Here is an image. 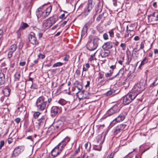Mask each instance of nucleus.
<instances>
[{
    "label": "nucleus",
    "instance_id": "47",
    "mask_svg": "<svg viewBox=\"0 0 158 158\" xmlns=\"http://www.w3.org/2000/svg\"><path fill=\"white\" fill-rule=\"evenodd\" d=\"M120 46L122 48L123 50H125L126 49V45L124 43H121Z\"/></svg>",
    "mask_w": 158,
    "mask_h": 158
},
{
    "label": "nucleus",
    "instance_id": "49",
    "mask_svg": "<svg viewBox=\"0 0 158 158\" xmlns=\"http://www.w3.org/2000/svg\"><path fill=\"white\" fill-rule=\"evenodd\" d=\"M41 12H43L36 11V15L38 19L42 16Z\"/></svg>",
    "mask_w": 158,
    "mask_h": 158
},
{
    "label": "nucleus",
    "instance_id": "30",
    "mask_svg": "<svg viewBox=\"0 0 158 158\" xmlns=\"http://www.w3.org/2000/svg\"><path fill=\"white\" fill-rule=\"evenodd\" d=\"M102 149V146L99 145L98 146L94 145V149L95 150L100 151Z\"/></svg>",
    "mask_w": 158,
    "mask_h": 158
},
{
    "label": "nucleus",
    "instance_id": "62",
    "mask_svg": "<svg viewBox=\"0 0 158 158\" xmlns=\"http://www.w3.org/2000/svg\"><path fill=\"white\" fill-rule=\"evenodd\" d=\"M139 39H140L139 37L138 36H135L134 38V40L135 41H137V40H139Z\"/></svg>",
    "mask_w": 158,
    "mask_h": 158
},
{
    "label": "nucleus",
    "instance_id": "33",
    "mask_svg": "<svg viewBox=\"0 0 158 158\" xmlns=\"http://www.w3.org/2000/svg\"><path fill=\"white\" fill-rule=\"evenodd\" d=\"M124 71L123 69H122L120 70L118 73L116 75V76H119L120 77L122 76L123 74H124Z\"/></svg>",
    "mask_w": 158,
    "mask_h": 158
},
{
    "label": "nucleus",
    "instance_id": "3",
    "mask_svg": "<svg viewBox=\"0 0 158 158\" xmlns=\"http://www.w3.org/2000/svg\"><path fill=\"white\" fill-rule=\"evenodd\" d=\"M99 41L98 38H94L93 40L90 39L88 41L86 47L87 49L90 51L96 49L98 46Z\"/></svg>",
    "mask_w": 158,
    "mask_h": 158
},
{
    "label": "nucleus",
    "instance_id": "55",
    "mask_svg": "<svg viewBox=\"0 0 158 158\" xmlns=\"http://www.w3.org/2000/svg\"><path fill=\"white\" fill-rule=\"evenodd\" d=\"M102 3L99 1L98 2V8H99L100 9H101L102 7Z\"/></svg>",
    "mask_w": 158,
    "mask_h": 158
},
{
    "label": "nucleus",
    "instance_id": "2",
    "mask_svg": "<svg viewBox=\"0 0 158 158\" xmlns=\"http://www.w3.org/2000/svg\"><path fill=\"white\" fill-rule=\"evenodd\" d=\"M144 86L143 83L139 82L135 85L131 92L133 95H136V97L144 89Z\"/></svg>",
    "mask_w": 158,
    "mask_h": 158
},
{
    "label": "nucleus",
    "instance_id": "56",
    "mask_svg": "<svg viewBox=\"0 0 158 158\" xmlns=\"http://www.w3.org/2000/svg\"><path fill=\"white\" fill-rule=\"evenodd\" d=\"M130 32L129 31H126V32L125 34V37H128L129 36V34Z\"/></svg>",
    "mask_w": 158,
    "mask_h": 158
},
{
    "label": "nucleus",
    "instance_id": "25",
    "mask_svg": "<svg viewBox=\"0 0 158 158\" xmlns=\"http://www.w3.org/2000/svg\"><path fill=\"white\" fill-rule=\"evenodd\" d=\"M115 92L116 91L115 89H112L107 92L106 93V96H110V95H113L115 94Z\"/></svg>",
    "mask_w": 158,
    "mask_h": 158
},
{
    "label": "nucleus",
    "instance_id": "17",
    "mask_svg": "<svg viewBox=\"0 0 158 158\" xmlns=\"http://www.w3.org/2000/svg\"><path fill=\"white\" fill-rule=\"evenodd\" d=\"M5 81V75L2 71L0 70V85L4 84Z\"/></svg>",
    "mask_w": 158,
    "mask_h": 158
},
{
    "label": "nucleus",
    "instance_id": "10",
    "mask_svg": "<svg viewBox=\"0 0 158 158\" xmlns=\"http://www.w3.org/2000/svg\"><path fill=\"white\" fill-rule=\"evenodd\" d=\"M61 111V108L57 106L52 107L51 109V115L52 116H56L58 115V113H60Z\"/></svg>",
    "mask_w": 158,
    "mask_h": 158
},
{
    "label": "nucleus",
    "instance_id": "63",
    "mask_svg": "<svg viewBox=\"0 0 158 158\" xmlns=\"http://www.w3.org/2000/svg\"><path fill=\"white\" fill-rule=\"evenodd\" d=\"M26 64V62L24 61L20 62L19 65L21 66H24Z\"/></svg>",
    "mask_w": 158,
    "mask_h": 158
},
{
    "label": "nucleus",
    "instance_id": "31",
    "mask_svg": "<svg viewBox=\"0 0 158 158\" xmlns=\"http://www.w3.org/2000/svg\"><path fill=\"white\" fill-rule=\"evenodd\" d=\"M148 61V58L146 57H145L143 60L141 62L140 65L139 66V68H140L142 65L146 63H147Z\"/></svg>",
    "mask_w": 158,
    "mask_h": 158
},
{
    "label": "nucleus",
    "instance_id": "26",
    "mask_svg": "<svg viewBox=\"0 0 158 158\" xmlns=\"http://www.w3.org/2000/svg\"><path fill=\"white\" fill-rule=\"evenodd\" d=\"M114 113L118 112L120 110V108L118 107L117 105H115L111 108Z\"/></svg>",
    "mask_w": 158,
    "mask_h": 158
},
{
    "label": "nucleus",
    "instance_id": "40",
    "mask_svg": "<svg viewBox=\"0 0 158 158\" xmlns=\"http://www.w3.org/2000/svg\"><path fill=\"white\" fill-rule=\"evenodd\" d=\"M113 73V71L112 70H110V73H108L106 74L105 76L106 77H109L111 76Z\"/></svg>",
    "mask_w": 158,
    "mask_h": 158
},
{
    "label": "nucleus",
    "instance_id": "57",
    "mask_svg": "<svg viewBox=\"0 0 158 158\" xmlns=\"http://www.w3.org/2000/svg\"><path fill=\"white\" fill-rule=\"evenodd\" d=\"M21 120V119H20V118H16L15 119V121L18 124L20 121Z\"/></svg>",
    "mask_w": 158,
    "mask_h": 158
},
{
    "label": "nucleus",
    "instance_id": "53",
    "mask_svg": "<svg viewBox=\"0 0 158 158\" xmlns=\"http://www.w3.org/2000/svg\"><path fill=\"white\" fill-rule=\"evenodd\" d=\"M114 153L112 152L110 155H109L107 156V158H113L114 155Z\"/></svg>",
    "mask_w": 158,
    "mask_h": 158
},
{
    "label": "nucleus",
    "instance_id": "6",
    "mask_svg": "<svg viewBox=\"0 0 158 158\" xmlns=\"http://www.w3.org/2000/svg\"><path fill=\"white\" fill-rule=\"evenodd\" d=\"M94 0H89L87 6L85 8L84 10V14L85 15H87L89 13L92 9V7L94 5Z\"/></svg>",
    "mask_w": 158,
    "mask_h": 158
},
{
    "label": "nucleus",
    "instance_id": "23",
    "mask_svg": "<svg viewBox=\"0 0 158 158\" xmlns=\"http://www.w3.org/2000/svg\"><path fill=\"white\" fill-rule=\"evenodd\" d=\"M29 27L28 25L26 23L22 22L20 24V30H24Z\"/></svg>",
    "mask_w": 158,
    "mask_h": 158
},
{
    "label": "nucleus",
    "instance_id": "46",
    "mask_svg": "<svg viewBox=\"0 0 158 158\" xmlns=\"http://www.w3.org/2000/svg\"><path fill=\"white\" fill-rule=\"evenodd\" d=\"M9 51L7 54V57L8 58H10L12 57L13 52L10 51Z\"/></svg>",
    "mask_w": 158,
    "mask_h": 158
},
{
    "label": "nucleus",
    "instance_id": "51",
    "mask_svg": "<svg viewBox=\"0 0 158 158\" xmlns=\"http://www.w3.org/2000/svg\"><path fill=\"white\" fill-rule=\"evenodd\" d=\"M38 57L39 58H41V59H43L45 58V56L44 55L42 54L41 53H40L38 55Z\"/></svg>",
    "mask_w": 158,
    "mask_h": 158
},
{
    "label": "nucleus",
    "instance_id": "4",
    "mask_svg": "<svg viewBox=\"0 0 158 158\" xmlns=\"http://www.w3.org/2000/svg\"><path fill=\"white\" fill-rule=\"evenodd\" d=\"M136 97V95H133L131 92L123 97V102L125 105L130 103Z\"/></svg>",
    "mask_w": 158,
    "mask_h": 158
},
{
    "label": "nucleus",
    "instance_id": "58",
    "mask_svg": "<svg viewBox=\"0 0 158 158\" xmlns=\"http://www.w3.org/2000/svg\"><path fill=\"white\" fill-rule=\"evenodd\" d=\"M15 65V63L14 62H11L10 65V68H13Z\"/></svg>",
    "mask_w": 158,
    "mask_h": 158
},
{
    "label": "nucleus",
    "instance_id": "18",
    "mask_svg": "<svg viewBox=\"0 0 158 158\" xmlns=\"http://www.w3.org/2000/svg\"><path fill=\"white\" fill-rule=\"evenodd\" d=\"M21 148L19 147H17L16 148L13 152L12 154V156H17L21 152Z\"/></svg>",
    "mask_w": 158,
    "mask_h": 158
},
{
    "label": "nucleus",
    "instance_id": "37",
    "mask_svg": "<svg viewBox=\"0 0 158 158\" xmlns=\"http://www.w3.org/2000/svg\"><path fill=\"white\" fill-rule=\"evenodd\" d=\"M114 112L113 111V110L111 108H110L107 111V114L109 116L113 114H114Z\"/></svg>",
    "mask_w": 158,
    "mask_h": 158
},
{
    "label": "nucleus",
    "instance_id": "41",
    "mask_svg": "<svg viewBox=\"0 0 158 158\" xmlns=\"http://www.w3.org/2000/svg\"><path fill=\"white\" fill-rule=\"evenodd\" d=\"M99 79H102L104 78V73L103 72H100L99 73Z\"/></svg>",
    "mask_w": 158,
    "mask_h": 158
},
{
    "label": "nucleus",
    "instance_id": "50",
    "mask_svg": "<svg viewBox=\"0 0 158 158\" xmlns=\"http://www.w3.org/2000/svg\"><path fill=\"white\" fill-rule=\"evenodd\" d=\"M5 144V142L4 140H2L0 142V150L1 149L2 147H3Z\"/></svg>",
    "mask_w": 158,
    "mask_h": 158
},
{
    "label": "nucleus",
    "instance_id": "9",
    "mask_svg": "<svg viewBox=\"0 0 158 158\" xmlns=\"http://www.w3.org/2000/svg\"><path fill=\"white\" fill-rule=\"evenodd\" d=\"M70 139V138L69 137H66L59 143L56 147H57L60 149V150L62 151L64 147L65 146L66 144L69 141Z\"/></svg>",
    "mask_w": 158,
    "mask_h": 158
},
{
    "label": "nucleus",
    "instance_id": "43",
    "mask_svg": "<svg viewBox=\"0 0 158 158\" xmlns=\"http://www.w3.org/2000/svg\"><path fill=\"white\" fill-rule=\"evenodd\" d=\"M113 31V29H111L108 32L110 36L111 37H113L114 36V33Z\"/></svg>",
    "mask_w": 158,
    "mask_h": 158
},
{
    "label": "nucleus",
    "instance_id": "29",
    "mask_svg": "<svg viewBox=\"0 0 158 158\" xmlns=\"http://www.w3.org/2000/svg\"><path fill=\"white\" fill-rule=\"evenodd\" d=\"M59 103L62 106H64L66 104V101L64 99H60L58 101Z\"/></svg>",
    "mask_w": 158,
    "mask_h": 158
},
{
    "label": "nucleus",
    "instance_id": "16",
    "mask_svg": "<svg viewBox=\"0 0 158 158\" xmlns=\"http://www.w3.org/2000/svg\"><path fill=\"white\" fill-rule=\"evenodd\" d=\"M155 14L156 12H154L152 14L149 15V22H154L157 20Z\"/></svg>",
    "mask_w": 158,
    "mask_h": 158
},
{
    "label": "nucleus",
    "instance_id": "52",
    "mask_svg": "<svg viewBox=\"0 0 158 158\" xmlns=\"http://www.w3.org/2000/svg\"><path fill=\"white\" fill-rule=\"evenodd\" d=\"M103 38L105 40H107L108 39V36L107 34L105 33L103 34Z\"/></svg>",
    "mask_w": 158,
    "mask_h": 158
},
{
    "label": "nucleus",
    "instance_id": "44",
    "mask_svg": "<svg viewBox=\"0 0 158 158\" xmlns=\"http://www.w3.org/2000/svg\"><path fill=\"white\" fill-rule=\"evenodd\" d=\"M69 56L66 54L65 55L64 57L63 58V60L64 61H68L69 59Z\"/></svg>",
    "mask_w": 158,
    "mask_h": 158
},
{
    "label": "nucleus",
    "instance_id": "59",
    "mask_svg": "<svg viewBox=\"0 0 158 158\" xmlns=\"http://www.w3.org/2000/svg\"><path fill=\"white\" fill-rule=\"evenodd\" d=\"M113 4L114 5L116 6H117V0H113Z\"/></svg>",
    "mask_w": 158,
    "mask_h": 158
},
{
    "label": "nucleus",
    "instance_id": "1",
    "mask_svg": "<svg viewBox=\"0 0 158 158\" xmlns=\"http://www.w3.org/2000/svg\"><path fill=\"white\" fill-rule=\"evenodd\" d=\"M51 97L46 95L39 97L36 100L35 106L39 111H43L46 110L52 101Z\"/></svg>",
    "mask_w": 158,
    "mask_h": 158
},
{
    "label": "nucleus",
    "instance_id": "48",
    "mask_svg": "<svg viewBox=\"0 0 158 158\" xmlns=\"http://www.w3.org/2000/svg\"><path fill=\"white\" fill-rule=\"evenodd\" d=\"M31 88L33 89H37L38 86L35 83H32L31 86Z\"/></svg>",
    "mask_w": 158,
    "mask_h": 158
},
{
    "label": "nucleus",
    "instance_id": "60",
    "mask_svg": "<svg viewBox=\"0 0 158 158\" xmlns=\"http://www.w3.org/2000/svg\"><path fill=\"white\" fill-rule=\"evenodd\" d=\"M80 147H79L77 149H76V150L74 154L75 155V154H76L77 153H78L80 151Z\"/></svg>",
    "mask_w": 158,
    "mask_h": 158
},
{
    "label": "nucleus",
    "instance_id": "39",
    "mask_svg": "<svg viewBox=\"0 0 158 158\" xmlns=\"http://www.w3.org/2000/svg\"><path fill=\"white\" fill-rule=\"evenodd\" d=\"M77 89L80 91L83 88V86L81 83L77 84V85L76 86Z\"/></svg>",
    "mask_w": 158,
    "mask_h": 158
},
{
    "label": "nucleus",
    "instance_id": "28",
    "mask_svg": "<svg viewBox=\"0 0 158 158\" xmlns=\"http://www.w3.org/2000/svg\"><path fill=\"white\" fill-rule=\"evenodd\" d=\"M48 20L50 21V23L52 24V25L54 24L56 21V19L53 17L50 18Z\"/></svg>",
    "mask_w": 158,
    "mask_h": 158
},
{
    "label": "nucleus",
    "instance_id": "8",
    "mask_svg": "<svg viewBox=\"0 0 158 158\" xmlns=\"http://www.w3.org/2000/svg\"><path fill=\"white\" fill-rule=\"evenodd\" d=\"M33 32H31V34L28 35V39L29 42L34 45H36L39 43Z\"/></svg>",
    "mask_w": 158,
    "mask_h": 158
},
{
    "label": "nucleus",
    "instance_id": "38",
    "mask_svg": "<svg viewBox=\"0 0 158 158\" xmlns=\"http://www.w3.org/2000/svg\"><path fill=\"white\" fill-rule=\"evenodd\" d=\"M40 114V113L37 111L35 112L33 114V117L35 119L37 118L39 115Z\"/></svg>",
    "mask_w": 158,
    "mask_h": 158
},
{
    "label": "nucleus",
    "instance_id": "19",
    "mask_svg": "<svg viewBox=\"0 0 158 158\" xmlns=\"http://www.w3.org/2000/svg\"><path fill=\"white\" fill-rule=\"evenodd\" d=\"M46 120L45 116H43L38 120V124L39 126L44 125Z\"/></svg>",
    "mask_w": 158,
    "mask_h": 158
},
{
    "label": "nucleus",
    "instance_id": "15",
    "mask_svg": "<svg viewBox=\"0 0 158 158\" xmlns=\"http://www.w3.org/2000/svg\"><path fill=\"white\" fill-rule=\"evenodd\" d=\"M113 46V43L110 41H108L105 43L102 46V48L103 49H110L112 48Z\"/></svg>",
    "mask_w": 158,
    "mask_h": 158
},
{
    "label": "nucleus",
    "instance_id": "45",
    "mask_svg": "<svg viewBox=\"0 0 158 158\" xmlns=\"http://www.w3.org/2000/svg\"><path fill=\"white\" fill-rule=\"evenodd\" d=\"M102 139V136L100 135L99 136L98 138L97 139V142L98 143L100 142V143L101 144L102 143L103 141L102 140L100 141L101 139Z\"/></svg>",
    "mask_w": 158,
    "mask_h": 158
},
{
    "label": "nucleus",
    "instance_id": "34",
    "mask_svg": "<svg viewBox=\"0 0 158 158\" xmlns=\"http://www.w3.org/2000/svg\"><path fill=\"white\" fill-rule=\"evenodd\" d=\"M85 67L84 65L83 67V71H87L88 70V69L89 67L90 66L89 64L87 63V64H85Z\"/></svg>",
    "mask_w": 158,
    "mask_h": 158
},
{
    "label": "nucleus",
    "instance_id": "21",
    "mask_svg": "<svg viewBox=\"0 0 158 158\" xmlns=\"http://www.w3.org/2000/svg\"><path fill=\"white\" fill-rule=\"evenodd\" d=\"M51 8H47L46 10L48 11L41 12L42 17L43 19L45 18L49 15L50 13L51 12Z\"/></svg>",
    "mask_w": 158,
    "mask_h": 158
},
{
    "label": "nucleus",
    "instance_id": "22",
    "mask_svg": "<svg viewBox=\"0 0 158 158\" xmlns=\"http://www.w3.org/2000/svg\"><path fill=\"white\" fill-rule=\"evenodd\" d=\"M10 90L8 88H6L3 89V92L4 95L7 97L9 96L10 93Z\"/></svg>",
    "mask_w": 158,
    "mask_h": 158
},
{
    "label": "nucleus",
    "instance_id": "12",
    "mask_svg": "<svg viewBox=\"0 0 158 158\" xmlns=\"http://www.w3.org/2000/svg\"><path fill=\"white\" fill-rule=\"evenodd\" d=\"M127 115L126 112H123L120 114L115 119L117 122H120L123 120Z\"/></svg>",
    "mask_w": 158,
    "mask_h": 158
},
{
    "label": "nucleus",
    "instance_id": "20",
    "mask_svg": "<svg viewBox=\"0 0 158 158\" xmlns=\"http://www.w3.org/2000/svg\"><path fill=\"white\" fill-rule=\"evenodd\" d=\"M52 26V24L50 23L49 20L47 19L44 21L43 26L45 29H48Z\"/></svg>",
    "mask_w": 158,
    "mask_h": 158
},
{
    "label": "nucleus",
    "instance_id": "32",
    "mask_svg": "<svg viewBox=\"0 0 158 158\" xmlns=\"http://www.w3.org/2000/svg\"><path fill=\"white\" fill-rule=\"evenodd\" d=\"M26 107L23 106H21L20 107L18 108V109L20 112H22L23 111H25L26 110Z\"/></svg>",
    "mask_w": 158,
    "mask_h": 158
},
{
    "label": "nucleus",
    "instance_id": "64",
    "mask_svg": "<svg viewBox=\"0 0 158 158\" xmlns=\"http://www.w3.org/2000/svg\"><path fill=\"white\" fill-rule=\"evenodd\" d=\"M88 143H86L85 144V148L86 149H87L88 150H89L90 149V148L89 147V148L88 149L87 147H88Z\"/></svg>",
    "mask_w": 158,
    "mask_h": 158
},
{
    "label": "nucleus",
    "instance_id": "42",
    "mask_svg": "<svg viewBox=\"0 0 158 158\" xmlns=\"http://www.w3.org/2000/svg\"><path fill=\"white\" fill-rule=\"evenodd\" d=\"M16 33L17 34V38L19 39L20 38V36H21V30H20L19 29L16 32Z\"/></svg>",
    "mask_w": 158,
    "mask_h": 158
},
{
    "label": "nucleus",
    "instance_id": "54",
    "mask_svg": "<svg viewBox=\"0 0 158 158\" xmlns=\"http://www.w3.org/2000/svg\"><path fill=\"white\" fill-rule=\"evenodd\" d=\"M7 141L9 144H10L13 141V139L11 138H9L7 139Z\"/></svg>",
    "mask_w": 158,
    "mask_h": 158
},
{
    "label": "nucleus",
    "instance_id": "13",
    "mask_svg": "<svg viewBox=\"0 0 158 158\" xmlns=\"http://www.w3.org/2000/svg\"><path fill=\"white\" fill-rule=\"evenodd\" d=\"M110 54V52L106 49L101 50L100 52V55L102 58L108 56Z\"/></svg>",
    "mask_w": 158,
    "mask_h": 158
},
{
    "label": "nucleus",
    "instance_id": "61",
    "mask_svg": "<svg viewBox=\"0 0 158 158\" xmlns=\"http://www.w3.org/2000/svg\"><path fill=\"white\" fill-rule=\"evenodd\" d=\"M96 53V52H95L93 55H92L90 57V59H89V61H91L93 60V58H94V56L95 55Z\"/></svg>",
    "mask_w": 158,
    "mask_h": 158
},
{
    "label": "nucleus",
    "instance_id": "35",
    "mask_svg": "<svg viewBox=\"0 0 158 158\" xmlns=\"http://www.w3.org/2000/svg\"><path fill=\"white\" fill-rule=\"evenodd\" d=\"M63 64L60 62H58L54 64L53 65V68L60 66L63 65Z\"/></svg>",
    "mask_w": 158,
    "mask_h": 158
},
{
    "label": "nucleus",
    "instance_id": "14",
    "mask_svg": "<svg viewBox=\"0 0 158 158\" xmlns=\"http://www.w3.org/2000/svg\"><path fill=\"white\" fill-rule=\"evenodd\" d=\"M61 152V151L60 150V149L57 147L56 146L51 152L52 156L54 157H56L60 154Z\"/></svg>",
    "mask_w": 158,
    "mask_h": 158
},
{
    "label": "nucleus",
    "instance_id": "36",
    "mask_svg": "<svg viewBox=\"0 0 158 158\" xmlns=\"http://www.w3.org/2000/svg\"><path fill=\"white\" fill-rule=\"evenodd\" d=\"M104 13H103L102 14L99 15L97 17L96 19V20L98 21H99L103 17Z\"/></svg>",
    "mask_w": 158,
    "mask_h": 158
},
{
    "label": "nucleus",
    "instance_id": "5",
    "mask_svg": "<svg viewBox=\"0 0 158 158\" xmlns=\"http://www.w3.org/2000/svg\"><path fill=\"white\" fill-rule=\"evenodd\" d=\"M126 126V125L125 124H120L115 127L113 130L114 135H117L122 133Z\"/></svg>",
    "mask_w": 158,
    "mask_h": 158
},
{
    "label": "nucleus",
    "instance_id": "24",
    "mask_svg": "<svg viewBox=\"0 0 158 158\" xmlns=\"http://www.w3.org/2000/svg\"><path fill=\"white\" fill-rule=\"evenodd\" d=\"M17 48V46L16 44H12L9 49V51H10L13 52H15Z\"/></svg>",
    "mask_w": 158,
    "mask_h": 158
},
{
    "label": "nucleus",
    "instance_id": "27",
    "mask_svg": "<svg viewBox=\"0 0 158 158\" xmlns=\"http://www.w3.org/2000/svg\"><path fill=\"white\" fill-rule=\"evenodd\" d=\"M21 72L20 71H17L15 74V78L17 80L19 81L20 77Z\"/></svg>",
    "mask_w": 158,
    "mask_h": 158
},
{
    "label": "nucleus",
    "instance_id": "11",
    "mask_svg": "<svg viewBox=\"0 0 158 158\" xmlns=\"http://www.w3.org/2000/svg\"><path fill=\"white\" fill-rule=\"evenodd\" d=\"M63 125V122L61 120H58L53 123V126L55 129H60Z\"/></svg>",
    "mask_w": 158,
    "mask_h": 158
},
{
    "label": "nucleus",
    "instance_id": "7",
    "mask_svg": "<svg viewBox=\"0 0 158 158\" xmlns=\"http://www.w3.org/2000/svg\"><path fill=\"white\" fill-rule=\"evenodd\" d=\"M89 94L88 91L83 90L81 92L78 91L76 93V95L79 99H83L88 98Z\"/></svg>",
    "mask_w": 158,
    "mask_h": 158
}]
</instances>
